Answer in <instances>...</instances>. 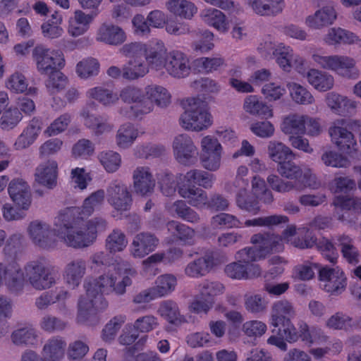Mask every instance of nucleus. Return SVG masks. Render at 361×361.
<instances>
[{
    "instance_id": "nucleus-9",
    "label": "nucleus",
    "mask_w": 361,
    "mask_h": 361,
    "mask_svg": "<svg viewBox=\"0 0 361 361\" xmlns=\"http://www.w3.org/2000/svg\"><path fill=\"white\" fill-rule=\"evenodd\" d=\"M188 107L180 118V126L186 129L200 131L212 123L211 114L208 112L207 104L199 97L186 99Z\"/></svg>"
},
{
    "instance_id": "nucleus-53",
    "label": "nucleus",
    "mask_w": 361,
    "mask_h": 361,
    "mask_svg": "<svg viewBox=\"0 0 361 361\" xmlns=\"http://www.w3.org/2000/svg\"><path fill=\"white\" fill-rule=\"evenodd\" d=\"M167 228L173 234L176 232L177 238L181 241L190 245L194 243L195 231L190 227L176 221H171L167 224Z\"/></svg>"
},
{
    "instance_id": "nucleus-19",
    "label": "nucleus",
    "mask_w": 361,
    "mask_h": 361,
    "mask_svg": "<svg viewBox=\"0 0 361 361\" xmlns=\"http://www.w3.org/2000/svg\"><path fill=\"white\" fill-rule=\"evenodd\" d=\"M320 281H325L324 290L331 295H339L345 289L347 279L344 272L336 268L322 267L319 271Z\"/></svg>"
},
{
    "instance_id": "nucleus-37",
    "label": "nucleus",
    "mask_w": 361,
    "mask_h": 361,
    "mask_svg": "<svg viewBox=\"0 0 361 361\" xmlns=\"http://www.w3.org/2000/svg\"><path fill=\"white\" fill-rule=\"evenodd\" d=\"M66 343L62 337L48 340L43 348V355L48 361H60L64 356Z\"/></svg>"
},
{
    "instance_id": "nucleus-1",
    "label": "nucleus",
    "mask_w": 361,
    "mask_h": 361,
    "mask_svg": "<svg viewBox=\"0 0 361 361\" xmlns=\"http://www.w3.org/2000/svg\"><path fill=\"white\" fill-rule=\"evenodd\" d=\"M104 191L98 190L85 199L81 207H67L54 219V228L46 223L35 221L30 224L28 233L33 243L51 250L57 245V238L69 247L82 248L90 246L96 240L97 232L106 227V221L99 217L87 219L102 204Z\"/></svg>"
},
{
    "instance_id": "nucleus-3",
    "label": "nucleus",
    "mask_w": 361,
    "mask_h": 361,
    "mask_svg": "<svg viewBox=\"0 0 361 361\" xmlns=\"http://www.w3.org/2000/svg\"><path fill=\"white\" fill-rule=\"evenodd\" d=\"M213 176L207 171L192 169L183 176V181L180 184L178 194L186 199L188 204L197 209H208L211 211L220 212L226 210L229 203L226 198L219 194H214L208 199L207 192L195 185L204 188L212 185Z\"/></svg>"
},
{
    "instance_id": "nucleus-35",
    "label": "nucleus",
    "mask_w": 361,
    "mask_h": 361,
    "mask_svg": "<svg viewBox=\"0 0 361 361\" xmlns=\"http://www.w3.org/2000/svg\"><path fill=\"white\" fill-rule=\"evenodd\" d=\"M244 109L249 114L262 118H269L273 116V109L262 101L257 95L248 96L244 102Z\"/></svg>"
},
{
    "instance_id": "nucleus-12",
    "label": "nucleus",
    "mask_w": 361,
    "mask_h": 361,
    "mask_svg": "<svg viewBox=\"0 0 361 361\" xmlns=\"http://www.w3.org/2000/svg\"><path fill=\"white\" fill-rule=\"evenodd\" d=\"M313 61L324 69L331 70L338 74L348 78L358 77V71L355 68L354 59L347 56H321L312 55Z\"/></svg>"
},
{
    "instance_id": "nucleus-62",
    "label": "nucleus",
    "mask_w": 361,
    "mask_h": 361,
    "mask_svg": "<svg viewBox=\"0 0 361 361\" xmlns=\"http://www.w3.org/2000/svg\"><path fill=\"white\" fill-rule=\"evenodd\" d=\"M212 225L215 227L227 228H242L243 224L235 216L228 213H220L214 216L211 221Z\"/></svg>"
},
{
    "instance_id": "nucleus-60",
    "label": "nucleus",
    "mask_w": 361,
    "mask_h": 361,
    "mask_svg": "<svg viewBox=\"0 0 361 361\" xmlns=\"http://www.w3.org/2000/svg\"><path fill=\"white\" fill-rule=\"evenodd\" d=\"M11 300L3 295L0 296V338L9 331L10 326L7 319L11 317Z\"/></svg>"
},
{
    "instance_id": "nucleus-11",
    "label": "nucleus",
    "mask_w": 361,
    "mask_h": 361,
    "mask_svg": "<svg viewBox=\"0 0 361 361\" xmlns=\"http://www.w3.org/2000/svg\"><path fill=\"white\" fill-rule=\"evenodd\" d=\"M257 50L262 57L266 59H276V63L285 71H290L293 60L295 63H298L297 68L302 66L304 63V60L301 57L294 58L293 49L289 46H284L282 43L275 46L271 42H265L259 45Z\"/></svg>"
},
{
    "instance_id": "nucleus-20",
    "label": "nucleus",
    "mask_w": 361,
    "mask_h": 361,
    "mask_svg": "<svg viewBox=\"0 0 361 361\" xmlns=\"http://www.w3.org/2000/svg\"><path fill=\"white\" fill-rule=\"evenodd\" d=\"M164 68L166 72L176 78H184L190 73V61L182 51L173 50L168 53Z\"/></svg>"
},
{
    "instance_id": "nucleus-18",
    "label": "nucleus",
    "mask_w": 361,
    "mask_h": 361,
    "mask_svg": "<svg viewBox=\"0 0 361 361\" xmlns=\"http://www.w3.org/2000/svg\"><path fill=\"white\" fill-rule=\"evenodd\" d=\"M173 149L176 159L183 165L193 164L198 154L191 137L186 134H180L175 137Z\"/></svg>"
},
{
    "instance_id": "nucleus-54",
    "label": "nucleus",
    "mask_w": 361,
    "mask_h": 361,
    "mask_svg": "<svg viewBox=\"0 0 361 361\" xmlns=\"http://www.w3.org/2000/svg\"><path fill=\"white\" fill-rule=\"evenodd\" d=\"M87 97L98 101L104 106H109L118 100L116 93L102 87L91 88L87 92Z\"/></svg>"
},
{
    "instance_id": "nucleus-44",
    "label": "nucleus",
    "mask_w": 361,
    "mask_h": 361,
    "mask_svg": "<svg viewBox=\"0 0 361 361\" xmlns=\"http://www.w3.org/2000/svg\"><path fill=\"white\" fill-rule=\"evenodd\" d=\"M237 206L252 214H257L260 210L258 197L246 189H240L236 195Z\"/></svg>"
},
{
    "instance_id": "nucleus-64",
    "label": "nucleus",
    "mask_w": 361,
    "mask_h": 361,
    "mask_svg": "<svg viewBox=\"0 0 361 361\" xmlns=\"http://www.w3.org/2000/svg\"><path fill=\"white\" fill-rule=\"evenodd\" d=\"M99 159L102 166L109 173L116 171L121 164V155L113 151L101 152Z\"/></svg>"
},
{
    "instance_id": "nucleus-58",
    "label": "nucleus",
    "mask_w": 361,
    "mask_h": 361,
    "mask_svg": "<svg viewBox=\"0 0 361 361\" xmlns=\"http://www.w3.org/2000/svg\"><path fill=\"white\" fill-rule=\"evenodd\" d=\"M61 22V16L58 12H55L52 14L51 18L42 25L44 35L51 39L60 37L63 33V29L59 26Z\"/></svg>"
},
{
    "instance_id": "nucleus-41",
    "label": "nucleus",
    "mask_w": 361,
    "mask_h": 361,
    "mask_svg": "<svg viewBox=\"0 0 361 361\" xmlns=\"http://www.w3.org/2000/svg\"><path fill=\"white\" fill-rule=\"evenodd\" d=\"M92 20V15L85 14L80 10L75 11L74 18L69 20L68 32L73 37L84 34L89 29Z\"/></svg>"
},
{
    "instance_id": "nucleus-51",
    "label": "nucleus",
    "mask_w": 361,
    "mask_h": 361,
    "mask_svg": "<svg viewBox=\"0 0 361 361\" xmlns=\"http://www.w3.org/2000/svg\"><path fill=\"white\" fill-rule=\"evenodd\" d=\"M202 16L204 22L216 30L221 32L228 30L226 16L221 11L215 8H208L204 10Z\"/></svg>"
},
{
    "instance_id": "nucleus-17",
    "label": "nucleus",
    "mask_w": 361,
    "mask_h": 361,
    "mask_svg": "<svg viewBox=\"0 0 361 361\" xmlns=\"http://www.w3.org/2000/svg\"><path fill=\"white\" fill-rule=\"evenodd\" d=\"M202 154L200 157L202 166L207 170L216 171L221 165L222 147L216 138L207 135L202 139Z\"/></svg>"
},
{
    "instance_id": "nucleus-38",
    "label": "nucleus",
    "mask_w": 361,
    "mask_h": 361,
    "mask_svg": "<svg viewBox=\"0 0 361 361\" xmlns=\"http://www.w3.org/2000/svg\"><path fill=\"white\" fill-rule=\"evenodd\" d=\"M336 18V13L333 7L324 6L318 10L314 16L306 19L307 25L313 28H320L331 25Z\"/></svg>"
},
{
    "instance_id": "nucleus-28",
    "label": "nucleus",
    "mask_w": 361,
    "mask_h": 361,
    "mask_svg": "<svg viewBox=\"0 0 361 361\" xmlns=\"http://www.w3.org/2000/svg\"><path fill=\"white\" fill-rule=\"evenodd\" d=\"M299 332L297 331V341L300 339L302 342L310 345L312 343L322 344L327 343L329 336L318 327L312 326L310 328L308 324L301 321L298 323Z\"/></svg>"
},
{
    "instance_id": "nucleus-30",
    "label": "nucleus",
    "mask_w": 361,
    "mask_h": 361,
    "mask_svg": "<svg viewBox=\"0 0 361 361\" xmlns=\"http://www.w3.org/2000/svg\"><path fill=\"white\" fill-rule=\"evenodd\" d=\"M324 40L329 45L357 44L361 47V39L356 34L341 27L329 29Z\"/></svg>"
},
{
    "instance_id": "nucleus-43",
    "label": "nucleus",
    "mask_w": 361,
    "mask_h": 361,
    "mask_svg": "<svg viewBox=\"0 0 361 361\" xmlns=\"http://www.w3.org/2000/svg\"><path fill=\"white\" fill-rule=\"evenodd\" d=\"M307 116L291 114L286 117L282 123V130L286 134L304 135L306 133Z\"/></svg>"
},
{
    "instance_id": "nucleus-13",
    "label": "nucleus",
    "mask_w": 361,
    "mask_h": 361,
    "mask_svg": "<svg viewBox=\"0 0 361 361\" xmlns=\"http://www.w3.org/2000/svg\"><path fill=\"white\" fill-rule=\"evenodd\" d=\"M344 119L337 120L334 125L330 127L329 133L331 140L338 149L350 158L357 157L358 147L353 134L347 130Z\"/></svg>"
},
{
    "instance_id": "nucleus-49",
    "label": "nucleus",
    "mask_w": 361,
    "mask_h": 361,
    "mask_svg": "<svg viewBox=\"0 0 361 361\" xmlns=\"http://www.w3.org/2000/svg\"><path fill=\"white\" fill-rule=\"evenodd\" d=\"M271 159L281 165L282 162L293 160L294 154L291 149L281 142H270L268 147Z\"/></svg>"
},
{
    "instance_id": "nucleus-23",
    "label": "nucleus",
    "mask_w": 361,
    "mask_h": 361,
    "mask_svg": "<svg viewBox=\"0 0 361 361\" xmlns=\"http://www.w3.org/2000/svg\"><path fill=\"white\" fill-rule=\"evenodd\" d=\"M333 204L344 212L338 218L343 222H355L354 219L356 218V215L361 213V198L359 197L336 195L334 199Z\"/></svg>"
},
{
    "instance_id": "nucleus-5",
    "label": "nucleus",
    "mask_w": 361,
    "mask_h": 361,
    "mask_svg": "<svg viewBox=\"0 0 361 361\" xmlns=\"http://www.w3.org/2000/svg\"><path fill=\"white\" fill-rule=\"evenodd\" d=\"M277 169L283 177L294 181H284L276 175H269L267 182L272 190L276 192H287L293 189L301 190L305 188H314L315 176L310 171L303 173L293 160L282 162L281 165H278Z\"/></svg>"
},
{
    "instance_id": "nucleus-52",
    "label": "nucleus",
    "mask_w": 361,
    "mask_h": 361,
    "mask_svg": "<svg viewBox=\"0 0 361 361\" xmlns=\"http://www.w3.org/2000/svg\"><path fill=\"white\" fill-rule=\"evenodd\" d=\"M137 130L133 124L126 123L122 125L116 135L117 145L121 148L129 147L137 138Z\"/></svg>"
},
{
    "instance_id": "nucleus-26",
    "label": "nucleus",
    "mask_w": 361,
    "mask_h": 361,
    "mask_svg": "<svg viewBox=\"0 0 361 361\" xmlns=\"http://www.w3.org/2000/svg\"><path fill=\"white\" fill-rule=\"evenodd\" d=\"M42 119L34 117L16 139L14 148L16 150H20L30 147L37 138L42 129Z\"/></svg>"
},
{
    "instance_id": "nucleus-16",
    "label": "nucleus",
    "mask_w": 361,
    "mask_h": 361,
    "mask_svg": "<svg viewBox=\"0 0 361 361\" xmlns=\"http://www.w3.org/2000/svg\"><path fill=\"white\" fill-rule=\"evenodd\" d=\"M293 245L300 249L312 248L316 246L324 257L332 264H336L338 257L337 249L333 243L326 238L317 240L315 236L306 235L302 238H295Z\"/></svg>"
},
{
    "instance_id": "nucleus-63",
    "label": "nucleus",
    "mask_w": 361,
    "mask_h": 361,
    "mask_svg": "<svg viewBox=\"0 0 361 361\" xmlns=\"http://www.w3.org/2000/svg\"><path fill=\"white\" fill-rule=\"evenodd\" d=\"M68 293L66 290H61L59 293L54 291H47L42 294L35 302L36 306L43 310L47 307L49 305L64 300L68 298Z\"/></svg>"
},
{
    "instance_id": "nucleus-57",
    "label": "nucleus",
    "mask_w": 361,
    "mask_h": 361,
    "mask_svg": "<svg viewBox=\"0 0 361 361\" xmlns=\"http://www.w3.org/2000/svg\"><path fill=\"white\" fill-rule=\"evenodd\" d=\"M126 321V316L125 314H118L114 317L104 327L102 334V339L106 342L114 340Z\"/></svg>"
},
{
    "instance_id": "nucleus-24",
    "label": "nucleus",
    "mask_w": 361,
    "mask_h": 361,
    "mask_svg": "<svg viewBox=\"0 0 361 361\" xmlns=\"http://www.w3.org/2000/svg\"><path fill=\"white\" fill-rule=\"evenodd\" d=\"M27 183L22 179L12 180L8 188L13 202L23 209H27L31 203V195Z\"/></svg>"
},
{
    "instance_id": "nucleus-55",
    "label": "nucleus",
    "mask_w": 361,
    "mask_h": 361,
    "mask_svg": "<svg viewBox=\"0 0 361 361\" xmlns=\"http://www.w3.org/2000/svg\"><path fill=\"white\" fill-rule=\"evenodd\" d=\"M127 244L126 235L119 229H114L106 240V247L111 253L123 251Z\"/></svg>"
},
{
    "instance_id": "nucleus-14",
    "label": "nucleus",
    "mask_w": 361,
    "mask_h": 361,
    "mask_svg": "<svg viewBox=\"0 0 361 361\" xmlns=\"http://www.w3.org/2000/svg\"><path fill=\"white\" fill-rule=\"evenodd\" d=\"M120 97L126 103L133 104L128 114L130 118H141L153 110V105L146 99V94L135 86L129 85L124 87L120 92Z\"/></svg>"
},
{
    "instance_id": "nucleus-25",
    "label": "nucleus",
    "mask_w": 361,
    "mask_h": 361,
    "mask_svg": "<svg viewBox=\"0 0 361 361\" xmlns=\"http://www.w3.org/2000/svg\"><path fill=\"white\" fill-rule=\"evenodd\" d=\"M158 242L154 235L140 233L133 240L130 253L135 258H143L156 249Z\"/></svg>"
},
{
    "instance_id": "nucleus-4",
    "label": "nucleus",
    "mask_w": 361,
    "mask_h": 361,
    "mask_svg": "<svg viewBox=\"0 0 361 361\" xmlns=\"http://www.w3.org/2000/svg\"><path fill=\"white\" fill-rule=\"evenodd\" d=\"M32 56L41 74L49 75L46 87L51 94H55L66 85V77L60 71L65 66L63 54L60 50H51L42 45L36 46Z\"/></svg>"
},
{
    "instance_id": "nucleus-61",
    "label": "nucleus",
    "mask_w": 361,
    "mask_h": 361,
    "mask_svg": "<svg viewBox=\"0 0 361 361\" xmlns=\"http://www.w3.org/2000/svg\"><path fill=\"white\" fill-rule=\"evenodd\" d=\"M289 90L293 100L298 104L307 105L312 104L314 101L310 92L299 84H290Z\"/></svg>"
},
{
    "instance_id": "nucleus-42",
    "label": "nucleus",
    "mask_w": 361,
    "mask_h": 361,
    "mask_svg": "<svg viewBox=\"0 0 361 361\" xmlns=\"http://www.w3.org/2000/svg\"><path fill=\"white\" fill-rule=\"evenodd\" d=\"M253 11L261 16L276 15L284 6L283 0H254L249 1Z\"/></svg>"
},
{
    "instance_id": "nucleus-10",
    "label": "nucleus",
    "mask_w": 361,
    "mask_h": 361,
    "mask_svg": "<svg viewBox=\"0 0 361 361\" xmlns=\"http://www.w3.org/2000/svg\"><path fill=\"white\" fill-rule=\"evenodd\" d=\"M295 314L292 304L287 300H279L274 303L271 311V325L281 328L283 335L289 343L297 341V329L290 321Z\"/></svg>"
},
{
    "instance_id": "nucleus-6",
    "label": "nucleus",
    "mask_w": 361,
    "mask_h": 361,
    "mask_svg": "<svg viewBox=\"0 0 361 361\" xmlns=\"http://www.w3.org/2000/svg\"><path fill=\"white\" fill-rule=\"evenodd\" d=\"M250 242L254 247H247L239 250L237 258H242L247 262L257 261L273 252H279L283 250L282 238L270 232L254 234Z\"/></svg>"
},
{
    "instance_id": "nucleus-50",
    "label": "nucleus",
    "mask_w": 361,
    "mask_h": 361,
    "mask_svg": "<svg viewBox=\"0 0 361 361\" xmlns=\"http://www.w3.org/2000/svg\"><path fill=\"white\" fill-rule=\"evenodd\" d=\"M224 64L221 57H200L193 61L194 69L202 73H209L217 71Z\"/></svg>"
},
{
    "instance_id": "nucleus-59",
    "label": "nucleus",
    "mask_w": 361,
    "mask_h": 361,
    "mask_svg": "<svg viewBox=\"0 0 361 361\" xmlns=\"http://www.w3.org/2000/svg\"><path fill=\"white\" fill-rule=\"evenodd\" d=\"M11 340L17 345H34L37 340L36 331L31 327L18 329L12 333Z\"/></svg>"
},
{
    "instance_id": "nucleus-2",
    "label": "nucleus",
    "mask_w": 361,
    "mask_h": 361,
    "mask_svg": "<svg viewBox=\"0 0 361 361\" xmlns=\"http://www.w3.org/2000/svg\"><path fill=\"white\" fill-rule=\"evenodd\" d=\"M115 270L122 276V280L117 283L116 277L112 274L102 275L97 279H90L85 281L86 296L80 297L78 304V323H85L92 317L104 310L108 307V302L104 295L112 292L117 295L124 294L126 287L132 284V279L137 275L135 269L126 261L118 262Z\"/></svg>"
},
{
    "instance_id": "nucleus-29",
    "label": "nucleus",
    "mask_w": 361,
    "mask_h": 361,
    "mask_svg": "<svg viewBox=\"0 0 361 361\" xmlns=\"http://www.w3.org/2000/svg\"><path fill=\"white\" fill-rule=\"evenodd\" d=\"M58 175V164L56 161H48L40 164L35 173V179L41 185L48 188L56 185Z\"/></svg>"
},
{
    "instance_id": "nucleus-34",
    "label": "nucleus",
    "mask_w": 361,
    "mask_h": 361,
    "mask_svg": "<svg viewBox=\"0 0 361 361\" xmlns=\"http://www.w3.org/2000/svg\"><path fill=\"white\" fill-rule=\"evenodd\" d=\"M326 102L328 106L340 116H345L356 108L354 101L334 92L327 94Z\"/></svg>"
},
{
    "instance_id": "nucleus-7",
    "label": "nucleus",
    "mask_w": 361,
    "mask_h": 361,
    "mask_svg": "<svg viewBox=\"0 0 361 361\" xmlns=\"http://www.w3.org/2000/svg\"><path fill=\"white\" fill-rule=\"evenodd\" d=\"M121 50L126 56L144 57L148 65L156 70L164 68L165 59L168 54L166 48L161 41L148 44L132 42L125 44Z\"/></svg>"
},
{
    "instance_id": "nucleus-33",
    "label": "nucleus",
    "mask_w": 361,
    "mask_h": 361,
    "mask_svg": "<svg viewBox=\"0 0 361 361\" xmlns=\"http://www.w3.org/2000/svg\"><path fill=\"white\" fill-rule=\"evenodd\" d=\"M97 39L108 44L118 45L126 40V34L117 25L103 24L98 30Z\"/></svg>"
},
{
    "instance_id": "nucleus-22",
    "label": "nucleus",
    "mask_w": 361,
    "mask_h": 361,
    "mask_svg": "<svg viewBox=\"0 0 361 361\" xmlns=\"http://www.w3.org/2000/svg\"><path fill=\"white\" fill-rule=\"evenodd\" d=\"M108 201L118 211H128L132 204V196L126 185L118 180L111 183L108 188Z\"/></svg>"
},
{
    "instance_id": "nucleus-48",
    "label": "nucleus",
    "mask_w": 361,
    "mask_h": 361,
    "mask_svg": "<svg viewBox=\"0 0 361 361\" xmlns=\"http://www.w3.org/2000/svg\"><path fill=\"white\" fill-rule=\"evenodd\" d=\"M6 87L14 93H23L26 92L27 94H35L37 92L35 87L27 88V81L22 73H14L7 80L6 82Z\"/></svg>"
},
{
    "instance_id": "nucleus-21",
    "label": "nucleus",
    "mask_w": 361,
    "mask_h": 361,
    "mask_svg": "<svg viewBox=\"0 0 361 361\" xmlns=\"http://www.w3.org/2000/svg\"><path fill=\"white\" fill-rule=\"evenodd\" d=\"M217 251L207 252L202 257L190 262L185 269L188 276L200 278L207 274L214 267L220 263Z\"/></svg>"
},
{
    "instance_id": "nucleus-32",
    "label": "nucleus",
    "mask_w": 361,
    "mask_h": 361,
    "mask_svg": "<svg viewBox=\"0 0 361 361\" xmlns=\"http://www.w3.org/2000/svg\"><path fill=\"white\" fill-rule=\"evenodd\" d=\"M158 312L162 318L175 326H180L187 322L185 317L180 314L178 304L171 300L161 302Z\"/></svg>"
},
{
    "instance_id": "nucleus-31",
    "label": "nucleus",
    "mask_w": 361,
    "mask_h": 361,
    "mask_svg": "<svg viewBox=\"0 0 361 361\" xmlns=\"http://www.w3.org/2000/svg\"><path fill=\"white\" fill-rule=\"evenodd\" d=\"M86 271V262L82 259H76L65 267L63 278L66 283L73 288L79 286Z\"/></svg>"
},
{
    "instance_id": "nucleus-46",
    "label": "nucleus",
    "mask_w": 361,
    "mask_h": 361,
    "mask_svg": "<svg viewBox=\"0 0 361 361\" xmlns=\"http://www.w3.org/2000/svg\"><path fill=\"white\" fill-rule=\"evenodd\" d=\"M166 6L171 13L184 18L190 19L197 12L195 4L186 0H170Z\"/></svg>"
},
{
    "instance_id": "nucleus-27",
    "label": "nucleus",
    "mask_w": 361,
    "mask_h": 361,
    "mask_svg": "<svg viewBox=\"0 0 361 361\" xmlns=\"http://www.w3.org/2000/svg\"><path fill=\"white\" fill-rule=\"evenodd\" d=\"M133 184L135 192L142 195H147L153 190L155 180L149 167L139 166L134 171Z\"/></svg>"
},
{
    "instance_id": "nucleus-39",
    "label": "nucleus",
    "mask_w": 361,
    "mask_h": 361,
    "mask_svg": "<svg viewBox=\"0 0 361 361\" xmlns=\"http://www.w3.org/2000/svg\"><path fill=\"white\" fill-rule=\"evenodd\" d=\"M132 58L123 67L122 77L127 80H135L144 77L149 71L148 67L140 56Z\"/></svg>"
},
{
    "instance_id": "nucleus-40",
    "label": "nucleus",
    "mask_w": 361,
    "mask_h": 361,
    "mask_svg": "<svg viewBox=\"0 0 361 361\" xmlns=\"http://www.w3.org/2000/svg\"><path fill=\"white\" fill-rule=\"evenodd\" d=\"M307 78L309 83L320 92H326L334 86L333 76L322 71L310 69L307 72Z\"/></svg>"
},
{
    "instance_id": "nucleus-45",
    "label": "nucleus",
    "mask_w": 361,
    "mask_h": 361,
    "mask_svg": "<svg viewBox=\"0 0 361 361\" xmlns=\"http://www.w3.org/2000/svg\"><path fill=\"white\" fill-rule=\"evenodd\" d=\"M146 99L160 107L166 106L171 102L168 90L159 85H149L145 88Z\"/></svg>"
},
{
    "instance_id": "nucleus-15",
    "label": "nucleus",
    "mask_w": 361,
    "mask_h": 361,
    "mask_svg": "<svg viewBox=\"0 0 361 361\" xmlns=\"http://www.w3.org/2000/svg\"><path fill=\"white\" fill-rule=\"evenodd\" d=\"M4 283L12 293L18 294L23 291L25 285L24 273L16 261L7 264L0 262V287Z\"/></svg>"
},
{
    "instance_id": "nucleus-36",
    "label": "nucleus",
    "mask_w": 361,
    "mask_h": 361,
    "mask_svg": "<svg viewBox=\"0 0 361 361\" xmlns=\"http://www.w3.org/2000/svg\"><path fill=\"white\" fill-rule=\"evenodd\" d=\"M335 240L338 246L341 247V252L346 262L353 265L359 263V251L353 245V240L349 235H339L336 237Z\"/></svg>"
},
{
    "instance_id": "nucleus-47",
    "label": "nucleus",
    "mask_w": 361,
    "mask_h": 361,
    "mask_svg": "<svg viewBox=\"0 0 361 361\" xmlns=\"http://www.w3.org/2000/svg\"><path fill=\"white\" fill-rule=\"evenodd\" d=\"M185 175L180 174L178 177L179 183L176 184L173 175L169 172H161L157 174V183L159 185L161 192L165 196H172L176 190V186L179 188L180 184L183 181Z\"/></svg>"
},
{
    "instance_id": "nucleus-56",
    "label": "nucleus",
    "mask_w": 361,
    "mask_h": 361,
    "mask_svg": "<svg viewBox=\"0 0 361 361\" xmlns=\"http://www.w3.org/2000/svg\"><path fill=\"white\" fill-rule=\"evenodd\" d=\"M176 278L171 274H164L156 280V286L152 287L158 298L165 296L172 292L176 286Z\"/></svg>"
},
{
    "instance_id": "nucleus-8",
    "label": "nucleus",
    "mask_w": 361,
    "mask_h": 361,
    "mask_svg": "<svg viewBox=\"0 0 361 361\" xmlns=\"http://www.w3.org/2000/svg\"><path fill=\"white\" fill-rule=\"evenodd\" d=\"M24 277L36 290L51 288L56 283V269L45 257H39L24 267Z\"/></svg>"
}]
</instances>
